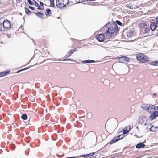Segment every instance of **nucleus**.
I'll use <instances>...</instances> for the list:
<instances>
[{"label":"nucleus","instance_id":"nucleus-4","mask_svg":"<svg viewBox=\"0 0 158 158\" xmlns=\"http://www.w3.org/2000/svg\"><path fill=\"white\" fill-rule=\"evenodd\" d=\"M142 107L150 113L156 110V108L155 106L152 104L144 105L143 106H142Z\"/></svg>","mask_w":158,"mask_h":158},{"label":"nucleus","instance_id":"nucleus-9","mask_svg":"<svg viewBox=\"0 0 158 158\" xmlns=\"http://www.w3.org/2000/svg\"><path fill=\"white\" fill-rule=\"evenodd\" d=\"M124 137L123 135H120L119 136H117L115 137L110 142V144H112L115 142L118 141V140L122 139Z\"/></svg>","mask_w":158,"mask_h":158},{"label":"nucleus","instance_id":"nucleus-10","mask_svg":"<svg viewBox=\"0 0 158 158\" xmlns=\"http://www.w3.org/2000/svg\"><path fill=\"white\" fill-rule=\"evenodd\" d=\"M118 60L119 62L127 63L128 62L129 59L125 56H123L119 57Z\"/></svg>","mask_w":158,"mask_h":158},{"label":"nucleus","instance_id":"nucleus-2","mask_svg":"<svg viewBox=\"0 0 158 158\" xmlns=\"http://www.w3.org/2000/svg\"><path fill=\"white\" fill-rule=\"evenodd\" d=\"M69 3V0H57L56 6L59 8H62L66 6Z\"/></svg>","mask_w":158,"mask_h":158},{"label":"nucleus","instance_id":"nucleus-43","mask_svg":"<svg viewBox=\"0 0 158 158\" xmlns=\"http://www.w3.org/2000/svg\"><path fill=\"white\" fill-rule=\"evenodd\" d=\"M156 110L158 111V106H156Z\"/></svg>","mask_w":158,"mask_h":158},{"label":"nucleus","instance_id":"nucleus-36","mask_svg":"<svg viewBox=\"0 0 158 158\" xmlns=\"http://www.w3.org/2000/svg\"><path fill=\"white\" fill-rule=\"evenodd\" d=\"M66 60H70V61H73V60H72L70 59H64L63 60V61H66Z\"/></svg>","mask_w":158,"mask_h":158},{"label":"nucleus","instance_id":"nucleus-20","mask_svg":"<svg viewBox=\"0 0 158 158\" xmlns=\"http://www.w3.org/2000/svg\"><path fill=\"white\" fill-rule=\"evenodd\" d=\"M25 13L28 15H30L31 13V12L27 8H25Z\"/></svg>","mask_w":158,"mask_h":158},{"label":"nucleus","instance_id":"nucleus-1","mask_svg":"<svg viewBox=\"0 0 158 158\" xmlns=\"http://www.w3.org/2000/svg\"><path fill=\"white\" fill-rule=\"evenodd\" d=\"M117 26L115 24H113L112 27L107 28L106 26H105L102 28L101 31L103 32V31L105 32L104 34H100L96 35V38L98 41L100 42H103L104 39L106 38V39H110L114 36V33L115 31H118V30Z\"/></svg>","mask_w":158,"mask_h":158},{"label":"nucleus","instance_id":"nucleus-27","mask_svg":"<svg viewBox=\"0 0 158 158\" xmlns=\"http://www.w3.org/2000/svg\"><path fill=\"white\" fill-rule=\"evenodd\" d=\"M126 7L128 8L132 9V6L130 4H129L126 6Z\"/></svg>","mask_w":158,"mask_h":158},{"label":"nucleus","instance_id":"nucleus-25","mask_svg":"<svg viewBox=\"0 0 158 158\" xmlns=\"http://www.w3.org/2000/svg\"><path fill=\"white\" fill-rule=\"evenodd\" d=\"M76 3H82L85 1V0H75Z\"/></svg>","mask_w":158,"mask_h":158},{"label":"nucleus","instance_id":"nucleus-8","mask_svg":"<svg viewBox=\"0 0 158 158\" xmlns=\"http://www.w3.org/2000/svg\"><path fill=\"white\" fill-rule=\"evenodd\" d=\"M149 118L151 120H152L158 116V111H154L151 113Z\"/></svg>","mask_w":158,"mask_h":158},{"label":"nucleus","instance_id":"nucleus-34","mask_svg":"<svg viewBox=\"0 0 158 158\" xmlns=\"http://www.w3.org/2000/svg\"><path fill=\"white\" fill-rule=\"evenodd\" d=\"M29 8H30V9H31V10H34L35 9V8L34 7L30 6H29Z\"/></svg>","mask_w":158,"mask_h":158},{"label":"nucleus","instance_id":"nucleus-5","mask_svg":"<svg viewBox=\"0 0 158 158\" xmlns=\"http://www.w3.org/2000/svg\"><path fill=\"white\" fill-rule=\"evenodd\" d=\"M123 35L125 38L127 40L129 38L132 36L133 35L134 33L131 31H128L126 32L124 31L123 32Z\"/></svg>","mask_w":158,"mask_h":158},{"label":"nucleus","instance_id":"nucleus-6","mask_svg":"<svg viewBox=\"0 0 158 158\" xmlns=\"http://www.w3.org/2000/svg\"><path fill=\"white\" fill-rule=\"evenodd\" d=\"M2 24L6 30L9 29L11 27V25L10 22L7 19H6L4 21Z\"/></svg>","mask_w":158,"mask_h":158},{"label":"nucleus","instance_id":"nucleus-7","mask_svg":"<svg viewBox=\"0 0 158 158\" xmlns=\"http://www.w3.org/2000/svg\"><path fill=\"white\" fill-rule=\"evenodd\" d=\"M139 122L144 126H146L147 123V118L144 116L140 117L139 118Z\"/></svg>","mask_w":158,"mask_h":158},{"label":"nucleus","instance_id":"nucleus-35","mask_svg":"<svg viewBox=\"0 0 158 158\" xmlns=\"http://www.w3.org/2000/svg\"><path fill=\"white\" fill-rule=\"evenodd\" d=\"M50 6L51 7H54L55 6L54 3H51Z\"/></svg>","mask_w":158,"mask_h":158},{"label":"nucleus","instance_id":"nucleus-29","mask_svg":"<svg viewBox=\"0 0 158 158\" xmlns=\"http://www.w3.org/2000/svg\"><path fill=\"white\" fill-rule=\"evenodd\" d=\"M28 69V68H25L24 69H21L20 70H18L17 72L16 73H19V72H21V71H23V70H26L27 69Z\"/></svg>","mask_w":158,"mask_h":158},{"label":"nucleus","instance_id":"nucleus-26","mask_svg":"<svg viewBox=\"0 0 158 158\" xmlns=\"http://www.w3.org/2000/svg\"><path fill=\"white\" fill-rule=\"evenodd\" d=\"M28 115L30 116H33L35 114V113L31 111H29L28 112Z\"/></svg>","mask_w":158,"mask_h":158},{"label":"nucleus","instance_id":"nucleus-38","mask_svg":"<svg viewBox=\"0 0 158 158\" xmlns=\"http://www.w3.org/2000/svg\"><path fill=\"white\" fill-rule=\"evenodd\" d=\"M40 5L42 6H43L44 5V4H43V3L42 2H40Z\"/></svg>","mask_w":158,"mask_h":158},{"label":"nucleus","instance_id":"nucleus-45","mask_svg":"<svg viewBox=\"0 0 158 158\" xmlns=\"http://www.w3.org/2000/svg\"><path fill=\"white\" fill-rule=\"evenodd\" d=\"M87 1H92V0H86Z\"/></svg>","mask_w":158,"mask_h":158},{"label":"nucleus","instance_id":"nucleus-22","mask_svg":"<svg viewBox=\"0 0 158 158\" xmlns=\"http://www.w3.org/2000/svg\"><path fill=\"white\" fill-rule=\"evenodd\" d=\"M35 14L37 16L40 18H42L43 17L42 16L44 15L42 13L40 12L36 13Z\"/></svg>","mask_w":158,"mask_h":158},{"label":"nucleus","instance_id":"nucleus-32","mask_svg":"<svg viewBox=\"0 0 158 158\" xmlns=\"http://www.w3.org/2000/svg\"><path fill=\"white\" fill-rule=\"evenodd\" d=\"M35 6L37 7H39L40 6L39 5V4L37 3L36 1H35Z\"/></svg>","mask_w":158,"mask_h":158},{"label":"nucleus","instance_id":"nucleus-41","mask_svg":"<svg viewBox=\"0 0 158 158\" xmlns=\"http://www.w3.org/2000/svg\"><path fill=\"white\" fill-rule=\"evenodd\" d=\"M71 54H71V53H70V54H69V55H67V56L68 57H69L70 56V55H71Z\"/></svg>","mask_w":158,"mask_h":158},{"label":"nucleus","instance_id":"nucleus-14","mask_svg":"<svg viewBox=\"0 0 158 158\" xmlns=\"http://www.w3.org/2000/svg\"><path fill=\"white\" fill-rule=\"evenodd\" d=\"M141 30L143 33H147L150 31V29L148 28L143 27L141 29Z\"/></svg>","mask_w":158,"mask_h":158},{"label":"nucleus","instance_id":"nucleus-47","mask_svg":"<svg viewBox=\"0 0 158 158\" xmlns=\"http://www.w3.org/2000/svg\"><path fill=\"white\" fill-rule=\"evenodd\" d=\"M74 40H75V39H74Z\"/></svg>","mask_w":158,"mask_h":158},{"label":"nucleus","instance_id":"nucleus-16","mask_svg":"<svg viewBox=\"0 0 158 158\" xmlns=\"http://www.w3.org/2000/svg\"><path fill=\"white\" fill-rule=\"evenodd\" d=\"M145 145L143 143H140L138 144L136 146V148H144Z\"/></svg>","mask_w":158,"mask_h":158},{"label":"nucleus","instance_id":"nucleus-3","mask_svg":"<svg viewBox=\"0 0 158 158\" xmlns=\"http://www.w3.org/2000/svg\"><path fill=\"white\" fill-rule=\"evenodd\" d=\"M136 58L139 61L142 63H147L149 61V59L148 57L143 53L137 54Z\"/></svg>","mask_w":158,"mask_h":158},{"label":"nucleus","instance_id":"nucleus-30","mask_svg":"<svg viewBox=\"0 0 158 158\" xmlns=\"http://www.w3.org/2000/svg\"><path fill=\"white\" fill-rule=\"evenodd\" d=\"M129 131L127 130H123V134H125L129 132Z\"/></svg>","mask_w":158,"mask_h":158},{"label":"nucleus","instance_id":"nucleus-40","mask_svg":"<svg viewBox=\"0 0 158 158\" xmlns=\"http://www.w3.org/2000/svg\"><path fill=\"white\" fill-rule=\"evenodd\" d=\"M54 0H50L51 3H54Z\"/></svg>","mask_w":158,"mask_h":158},{"label":"nucleus","instance_id":"nucleus-28","mask_svg":"<svg viewBox=\"0 0 158 158\" xmlns=\"http://www.w3.org/2000/svg\"><path fill=\"white\" fill-rule=\"evenodd\" d=\"M77 50L76 48H74V49H73V50H72V49L71 50H70L71 54H73L74 52L76 51Z\"/></svg>","mask_w":158,"mask_h":158},{"label":"nucleus","instance_id":"nucleus-19","mask_svg":"<svg viewBox=\"0 0 158 158\" xmlns=\"http://www.w3.org/2000/svg\"><path fill=\"white\" fill-rule=\"evenodd\" d=\"M82 62L83 63H95V61L93 60H85V61H82Z\"/></svg>","mask_w":158,"mask_h":158},{"label":"nucleus","instance_id":"nucleus-39","mask_svg":"<svg viewBox=\"0 0 158 158\" xmlns=\"http://www.w3.org/2000/svg\"><path fill=\"white\" fill-rule=\"evenodd\" d=\"M156 23L158 24V16L156 17Z\"/></svg>","mask_w":158,"mask_h":158},{"label":"nucleus","instance_id":"nucleus-42","mask_svg":"<svg viewBox=\"0 0 158 158\" xmlns=\"http://www.w3.org/2000/svg\"><path fill=\"white\" fill-rule=\"evenodd\" d=\"M37 9H39V10H42V9L40 7H38Z\"/></svg>","mask_w":158,"mask_h":158},{"label":"nucleus","instance_id":"nucleus-37","mask_svg":"<svg viewBox=\"0 0 158 158\" xmlns=\"http://www.w3.org/2000/svg\"><path fill=\"white\" fill-rule=\"evenodd\" d=\"M79 157V156H77V157H68L66 158H76V157L78 158V157Z\"/></svg>","mask_w":158,"mask_h":158},{"label":"nucleus","instance_id":"nucleus-12","mask_svg":"<svg viewBox=\"0 0 158 158\" xmlns=\"http://www.w3.org/2000/svg\"><path fill=\"white\" fill-rule=\"evenodd\" d=\"M94 152H92L90 153L89 154H85V155H80L79 156V157H87L89 156H91L94 154Z\"/></svg>","mask_w":158,"mask_h":158},{"label":"nucleus","instance_id":"nucleus-15","mask_svg":"<svg viewBox=\"0 0 158 158\" xmlns=\"http://www.w3.org/2000/svg\"><path fill=\"white\" fill-rule=\"evenodd\" d=\"M6 30L2 24L0 23V32H4Z\"/></svg>","mask_w":158,"mask_h":158},{"label":"nucleus","instance_id":"nucleus-21","mask_svg":"<svg viewBox=\"0 0 158 158\" xmlns=\"http://www.w3.org/2000/svg\"><path fill=\"white\" fill-rule=\"evenodd\" d=\"M150 64L151 65H153V66H157L158 65V61H153L150 62Z\"/></svg>","mask_w":158,"mask_h":158},{"label":"nucleus","instance_id":"nucleus-13","mask_svg":"<svg viewBox=\"0 0 158 158\" xmlns=\"http://www.w3.org/2000/svg\"><path fill=\"white\" fill-rule=\"evenodd\" d=\"M10 71H5L4 72H1L0 73V77L5 76L7 75L8 73H9Z\"/></svg>","mask_w":158,"mask_h":158},{"label":"nucleus","instance_id":"nucleus-31","mask_svg":"<svg viewBox=\"0 0 158 158\" xmlns=\"http://www.w3.org/2000/svg\"><path fill=\"white\" fill-rule=\"evenodd\" d=\"M114 124H115L114 127H116V125L117 124V121L116 120L114 119Z\"/></svg>","mask_w":158,"mask_h":158},{"label":"nucleus","instance_id":"nucleus-46","mask_svg":"<svg viewBox=\"0 0 158 158\" xmlns=\"http://www.w3.org/2000/svg\"><path fill=\"white\" fill-rule=\"evenodd\" d=\"M95 0H92V1H94Z\"/></svg>","mask_w":158,"mask_h":158},{"label":"nucleus","instance_id":"nucleus-23","mask_svg":"<svg viewBox=\"0 0 158 158\" xmlns=\"http://www.w3.org/2000/svg\"><path fill=\"white\" fill-rule=\"evenodd\" d=\"M21 118L24 120H26L27 118V116L26 114H23L21 116Z\"/></svg>","mask_w":158,"mask_h":158},{"label":"nucleus","instance_id":"nucleus-11","mask_svg":"<svg viewBox=\"0 0 158 158\" xmlns=\"http://www.w3.org/2000/svg\"><path fill=\"white\" fill-rule=\"evenodd\" d=\"M157 27V23L153 22L151 23L150 25V27L152 31H154Z\"/></svg>","mask_w":158,"mask_h":158},{"label":"nucleus","instance_id":"nucleus-33","mask_svg":"<svg viewBox=\"0 0 158 158\" xmlns=\"http://www.w3.org/2000/svg\"><path fill=\"white\" fill-rule=\"evenodd\" d=\"M28 2L29 3L30 5H33V3L32 2V1L31 0H28Z\"/></svg>","mask_w":158,"mask_h":158},{"label":"nucleus","instance_id":"nucleus-24","mask_svg":"<svg viewBox=\"0 0 158 158\" xmlns=\"http://www.w3.org/2000/svg\"><path fill=\"white\" fill-rule=\"evenodd\" d=\"M50 13H51V10L49 9H47L46 10L45 15H49Z\"/></svg>","mask_w":158,"mask_h":158},{"label":"nucleus","instance_id":"nucleus-17","mask_svg":"<svg viewBox=\"0 0 158 158\" xmlns=\"http://www.w3.org/2000/svg\"><path fill=\"white\" fill-rule=\"evenodd\" d=\"M158 129V127H155L153 126H152L150 128V130L152 131H156Z\"/></svg>","mask_w":158,"mask_h":158},{"label":"nucleus","instance_id":"nucleus-44","mask_svg":"<svg viewBox=\"0 0 158 158\" xmlns=\"http://www.w3.org/2000/svg\"><path fill=\"white\" fill-rule=\"evenodd\" d=\"M156 94L154 93L153 94V95L155 96L156 95Z\"/></svg>","mask_w":158,"mask_h":158},{"label":"nucleus","instance_id":"nucleus-18","mask_svg":"<svg viewBox=\"0 0 158 158\" xmlns=\"http://www.w3.org/2000/svg\"><path fill=\"white\" fill-rule=\"evenodd\" d=\"M116 23H114L112 25V26L110 27H112V25L114 24H115L116 25V26H117V27H118V29H119L118 28V26H117V24L119 25H120V26H121L122 25V23L119 21L118 20H117L116 21ZM118 30L117 31H119V29H118Z\"/></svg>","mask_w":158,"mask_h":158}]
</instances>
